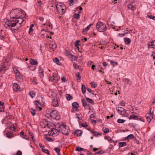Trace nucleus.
<instances>
[{
  "label": "nucleus",
  "instance_id": "c03bdc74",
  "mask_svg": "<svg viewBox=\"0 0 155 155\" xmlns=\"http://www.w3.org/2000/svg\"><path fill=\"white\" fill-rule=\"evenodd\" d=\"M91 86L94 88H95L97 86V84L93 83H91Z\"/></svg>",
  "mask_w": 155,
  "mask_h": 155
},
{
  "label": "nucleus",
  "instance_id": "e433bc0d",
  "mask_svg": "<svg viewBox=\"0 0 155 155\" xmlns=\"http://www.w3.org/2000/svg\"><path fill=\"white\" fill-rule=\"evenodd\" d=\"M147 17L155 21V17L152 15H147Z\"/></svg>",
  "mask_w": 155,
  "mask_h": 155
},
{
  "label": "nucleus",
  "instance_id": "6e6d98bb",
  "mask_svg": "<svg viewBox=\"0 0 155 155\" xmlns=\"http://www.w3.org/2000/svg\"><path fill=\"white\" fill-rule=\"evenodd\" d=\"M129 139H132L134 138V136L132 134H130L128 135Z\"/></svg>",
  "mask_w": 155,
  "mask_h": 155
},
{
  "label": "nucleus",
  "instance_id": "c9c22d12",
  "mask_svg": "<svg viewBox=\"0 0 155 155\" xmlns=\"http://www.w3.org/2000/svg\"><path fill=\"white\" fill-rule=\"evenodd\" d=\"M125 120L123 119H119L117 120V122L119 123H122L125 122Z\"/></svg>",
  "mask_w": 155,
  "mask_h": 155
},
{
  "label": "nucleus",
  "instance_id": "de8ad7c7",
  "mask_svg": "<svg viewBox=\"0 0 155 155\" xmlns=\"http://www.w3.org/2000/svg\"><path fill=\"white\" fill-rule=\"evenodd\" d=\"M87 91H88L89 92L93 94H94V91H92L90 89L87 88Z\"/></svg>",
  "mask_w": 155,
  "mask_h": 155
},
{
  "label": "nucleus",
  "instance_id": "774afa93",
  "mask_svg": "<svg viewBox=\"0 0 155 155\" xmlns=\"http://www.w3.org/2000/svg\"><path fill=\"white\" fill-rule=\"evenodd\" d=\"M151 140H153L154 142H153L154 143H155V136H154L153 137H152V138Z\"/></svg>",
  "mask_w": 155,
  "mask_h": 155
},
{
  "label": "nucleus",
  "instance_id": "c85d7f7f",
  "mask_svg": "<svg viewBox=\"0 0 155 155\" xmlns=\"http://www.w3.org/2000/svg\"><path fill=\"white\" fill-rule=\"evenodd\" d=\"M137 116L135 115L134 114H133L132 115H130L129 117V120H131V119H136V118H137Z\"/></svg>",
  "mask_w": 155,
  "mask_h": 155
},
{
  "label": "nucleus",
  "instance_id": "ddd939ff",
  "mask_svg": "<svg viewBox=\"0 0 155 155\" xmlns=\"http://www.w3.org/2000/svg\"><path fill=\"white\" fill-rule=\"evenodd\" d=\"M127 8L132 10L133 12L136 9V7L135 5H133L131 4H128L127 5Z\"/></svg>",
  "mask_w": 155,
  "mask_h": 155
},
{
  "label": "nucleus",
  "instance_id": "49530a36",
  "mask_svg": "<svg viewBox=\"0 0 155 155\" xmlns=\"http://www.w3.org/2000/svg\"><path fill=\"white\" fill-rule=\"evenodd\" d=\"M104 152L103 150H101L100 151H99L97 152H96L95 153V154H101L103 153H104Z\"/></svg>",
  "mask_w": 155,
  "mask_h": 155
},
{
  "label": "nucleus",
  "instance_id": "338daca9",
  "mask_svg": "<svg viewBox=\"0 0 155 155\" xmlns=\"http://www.w3.org/2000/svg\"><path fill=\"white\" fill-rule=\"evenodd\" d=\"M47 139L49 141H51L52 140V139L50 137H47Z\"/></svg>",
  "mask_w": 155,
  "mask_h": 155
},
{
  "label": "nucleus",
  "instance_id": "58836bf2",
  "mask_svg": "<svg viewBox=\"0 0 155 155\" xmlns=\"http://www.w3.org/2000/svg\"><path fill=\"white\" fill-rule=\"evenodd\" d=\"M83 148L81 147H77L76 148V150L78 151H83Z\"/></svg>",
  "mask_w": 155,
  "mask_h": 155
},
{
  "label": "nucleus",
  "instance_id": "5701e85b",
  "mask_svg": "<svg viewBox=\"0 0 155 155\" xmlns=\"http://www.w3.org/2000/svg\"><path fill=\"white\" fill-rule=\"evenodd\" d=\"M53 61L54 63H56L57 64L59 65H60V64L61 63L59 62V60L58 58H54L53 60Z\"/></svg>",
  "mask_w": 155,
  "mask_h": 155
},
{
  "label": "nucleus",
  "instance_id": "f03ea898",
  "mask_svg": "<svg viewBox=\"0 0 155 155\" xmlns=\"http://www.w3.org/2000/svg\"><path fill=\"white\" fill-rule=\"evenodd\" d=\"M58 126V128L59 129L61 133L65 135H68L70 131L68 127L67 126L64 124H58L57 125Z\"/></svg>",
  "mask_w": 155,
  "mask_h": 155
},
{
  "label": "nucleus",
  "instance_id": "4468645a",
  "mask_svg": "<svg viewBox=\"0 0 155 155\" xmlns=\"http://www.w3.org/2000/svg\"><path fill=\"white\" fill-rule=\"evenodd\" d=\"M34 104L36 105V107L38 108L40 110H41V109H42V108L41 107V104L40 103V102L39 101H36L34 102Z\"/></svg>",
  "mask_w": 155,
  "mask_h": 155
},
{
  "label": "nucleus",
  "instance_id": "39448f33",
  "mask_svg": "<svg viewBox=\"0 0 155 155\" xmlns=\"http://www.w3.org/2000/svg\"><path fill=\"white\" fill-rule=\"evenodd\" d=\"M50 116L52 118L56 120H58L60 117L59 112L56 110H52L50 113Z\"/></svg>",
  "mask_w": 155,
  "mask_h": 155
},
{
  "label": "nucleus",
  "instance_id": "4c0bfd02",
  "mask_svg": "<svg viewBox=\"0 0 155 155\" xmlns=\"http://www.w3.org/2000/svg\"><path fill=\"white\" fill-rule=\"evenodd\" d=\"M16 124H12L11 127L10 128V129L12 130H15L16 129L15 128Z\"/></svg>",
  "mask_w": 155,
  "mask_h": 155
},
{
  "label": "nucleus",
  "instance_id": "f704fd0d",
  "mask_svg": "<svg viewBox=\"0 0 155 155\" xmlns=\"http://www.w3.org/2000/svg\"><path fill=\"white\" fill-rule=\"evenodd\" d=\"M92 25V24H90L89 25L87 26L84 29L83 31H86L89 29L91 26Z\"/></svg>",
  "mask_w": 155,
  "mask_h": 155
},
{
  "label": "nucleus",
  "instance_id": "864d4df0",
  "mask_svg": "<svg viewBox=\"0 0 155 155\" xmlns=\"http://www.w3.org/2000/svg\"><path fill=\"white\" fill-rule=\"evenodd\" d=\"M79 41H77L75 43V47H77L79 45Z\"/></svg>",
  "mask_w": 155,
  "mask_h": 155
},
{
  "label": "nucleus",
  "instance_id": "cd10ccee",
  "mask_svg": "<svg viewBox=\"0 0 155 155\" xmlns=\"http://www.w3.org/2000/svg\"><path fill=\"white\" fill-rule=\"evenodd\" d=\"M30 112L31 113L32 115L33 116H34L35 115L36 113V110L34 109H30Z\"/></svg>",
  "mask_w": 155,
  "mask_h": 155
},
{
  "label": "nucleus",
  "instance_id": "393cba45",
  "mask_svg": "<svg viewBox=\"0 0 155 155\" xmlns=\"http://www.w3.org/2000/svg\"><path fill=\"white\" fill-rule=\"evenodd\" d=\"M5 125L8 128H10L12 125V123L10 122H8L5 124Z\"/></svg>",
  "mask_w": 155,
  "mask_h": 155
},
{
  "label": "nucleus",
  "instance_id": "4d7b16f0",
  "mask_svg": "<svg viewBox=\"0 0 155 155\" xmlns=\"http://www.w3.org/2000/svg\"><path fill=\"white\" fill-rule=\"evenodd\" d=\"M61 79H62V82H66V81H67L66 79V78L64 77L63 78L62 77Z\"/></svg>",
  "mask_w": 155,
  "mask_h": 155
},
{
  "label": "nucleus",
  "instance_id": "aec40b11",
  "mask_svg": "<svg viewBox=\"0 0 155 155\" xmlns=\"http://www.w3.org/2000/svg\"><path fill=\"white\" fill-rule=\"evenodd\" d=\"M12 133L11 132H8L6 134V137L9 138H10L12 137Z\"/></svg>",
  "mask_w": 155,
  "mask_h": 155
},
{
  "label": "nucleus",
  "instance_id": "7ed1b4c3",
  "mask_svg": "<svg viewBox=\"0 0 155 155\" xmlns=\"http://www.w3.org/2000/svg\"><path fill=\"white\" fill-rule=\"evenodd\" d=\"M57 11L61 15L64 14L66 10V7L64 4L62 3H58L56 5Z\"/></svg>",
  "mask_w": 155,
  "mask_h": 155
},
{
  "label": "nucleus",
  "instance_id": "37998d69",
  "mask_svg": "<svg viewBox=\"0 0 155 155\" xmlns=\"http://www.w3.org/2000/svg\"><path fill=\"white\" fill-rule=\"evenodd\" d=\"M36 79L35 78H33L32 82L34 84H37V83L36 82Z\"/></svg>",
  "mask_w": 155,
  "mask_h": 155
},
{
  "label": "nucleus",
  "instance_id": "20e7f679",
  "mask_svg": "<svg viewBox=\"0 0 155 155\" xmlns=\"http://www.w3.org/2000/svg\"><path fill=\"white\" fill-rule=\"evenodd\" d=\"M96 28L99 32H103L105 31L106 27V25L101 21H98L96 25Z\"/></svg>",
  "mask_w": 155,
  "mask_h": 155
},
{
  "label": "nucleus",
  "instance_id": "7c9ffc66",
  "mask_svg": "<svg viewBox=\"0 0 155 155\" xmlns=\"http://www.w3.org/2000/svg\"><path fill=\"white\" fill-rule=\"evenodd\" d=\"M80 15L79 13H74V17L75 18L78 19L79 18Z\"/></svg>",
  "mask_w": 155,
  "mask_h": 155
},
{
  "label": "nucleus",
  "instance_id": "dca6fc26",
  "mask_svg": "<svg viewBox=\"0 0 155 155\" xmlns=\"http://www.w3.org/2000/svg\"><path fill=\"white\" fill-rule=\"evenodd\" d=\"M124 40L125 44L128 45L130 44L131 41V40L128 38H125Z\"/></svg>",
  "mask_w": 155,
  "mask_h": 155
},
{
  "label": "nucleus",
  "instance_id": "4be33fe9",
  "mask_svg": "<svg viewBox=\"0 0 155 155\" xmlns=\"http://www.w3.org/2000/svg\"><path fill=\"white\" fill-rule=\"evenodd\" d=\"M81 90L83 94H84L85 93L86 88L84 85L83 84L82 85Z\"/></svg>",
  "mask_w": 155,
  "mask_h": 155
},
{
  "label": "nucleus",
  "instance_id": "603ef678",
  "mask_svg": "<svg viewBox=\"0 0 155 155\" xmlns=\"http://www.w3.org/2000/svg\"><path fill=\"white\" fill-rule=\"evenodd\" d=\"M77 117L78 119H79L80 120H82L81 115V114H80L79 115L77 114Z\"/></svg>",
  "mask_w": 155,
  "mask_h": 155
},
{
  "label": "nucleus",
  "instance_id": "b1692460",
  "mask_svg": "<svg viewBox=\"0 0 155 155\" xmlns=\"http://www.w3.org/2000/svg\"><path fill=\"white\" fill-rule=\"evenodd\" d=\"M118 144L119 146L120 147L125 146L126 145V143L125 142H120Z\"/></svg>",
  "mask_w": 155,
  "mask_h": 155
},
{
  "label": "nucleus",
  "instance_id": "473e14b6",
  "mask_svg": "<svg viewBox=\"0 0 155 155\" xmlns=\"http://www.w3.org/2000/svg\"><path fill=\"white\" fill-rule=\"evenodd\" d=\"M87 101H88V102L90 103L91 104H93L94 103V101L91 99L88 98H86Z\"/></svg>",
  "mask_w": 155,
  "mask_h": 155
},
{
  "label": "nucleus",
  "instance_id": "2eb2a0df",
  "mask_svg": "<svg viewBox=\"0 0 155 155\" xmlns=\"http://www.w3.org/2000/svg\"><path fill=\"white\" fill-rule=\"evenodd\" d=\"M150 117H152V114L151 112L147 113L146 115V119L148 122L149 123L151 121V119L150 118Z\"/></svg>",
  "mask_w": 155,
  "mask_h": 155
},
{
  "label": "nucleus",
  "instance_id": "6ab92c4d",
  "mask_svg": "<svg viewBox=\"0 0 155 155\" xmlns=\"http://www.w3.org/2000/svg\"><path fill=\"white\" fill-rule=\"evenodd\" d=\"M30 62L32 65H35L37 64V62L36 61L32 59L30 60Z\"/></svg>",
  "mask_w": 155,
  "mask_h": 155
},
{
  "label": "nucleus",
  "instance_id": "f8f14e48",
  "mask_svg": "<svg viewBox=\"0 0 155 155\" xmlns=\"http://www.w3.org/2000/svg\"><path fill=\"white\" fill-rule=\"evenodd\" d=\"M13 88L15 91H17L20 88V86L18 84L15 83L13 85Z\"/></svg>",
  "mask_w": 155,
  "mask_h": 155
},
{
  "label": "nucleus",
  "instance_id": "680f3d73",
  "mask_svg": "<svg viewBox=\"0 0 155 155\" xmlns=\"http://www.w3.org/2000/svg\"><path fill=\"white\" fill-rule=\"evenodd\" d=\"M75 68L76 69H77L79 68V66L77 65L76 64L74 63L73 64Z\"/></svg>",
  "mask_w": 155,
  "mask_h": 155
},
{
  "label": "nucleus",
  "instance_id": "bb28decb",
  "mask_svg": "<svg viewBox=\"0 0 155 155\" xmlns=\"http://www.w3.org/2000/svg\"><path fill=\"white\" fill-rule=\"evenodd\" d=\"M66 97L68 101H70L72 99V96L69 94H67L66 95Z\"/></svg>",
  "mask_w": 155,
  "mask_h": 155
},
{
  "label": "nucleus",
  "instance_id": "5fc2aeb1",
  "mask_svg": "<svg viewBox=\"0 0 155 155\" xmlns=\"http://www.w3.org/2000/svg\"><path fill=\"white\" fill-rule=\"evenodd\" d=\"M38 72H39V73L43 72V70L42 69L41 67H39V70Z\"/></svg>",
  "mask_w": 155,
  "mask_h": 155
},
{
  "label": "nucleus",
  "instance_id": "a878e982",
  "mask_svg": "<svg viewBox=\"0 0 155 155\" xmlns=\"http://www.w3.org/2000/svg\"><path fill=\"white\" fill-rule=\"evenodd\" d=\"M55 151L57 153L58 155H60V150L59 148L56 147L54 149Z\"/></svg>",
  "mask_w": 155,
  "mask_h": 155
},
{
  "label": "nucleus",
  "instance_id": "3c124183",
  "mask_svg": "<svg viewBox=\"0 0 155 155\" xmlns=\"http://www.w3.org/2000/svg\"><path fill=\"white\" fill-rule=\"evenodd\" d=\"M76 77H78V79H81V77L80 76L79 73L78 72V73H77L76 74Z\"/></svg>",
  "mask_w": 155,
  "mask_h": 155
},
{
  "label": "nucleus",
  "instance_id": "13d9d810",
  "mask_svg": "<svg viewBox=\"0 0 155 155\" xmlns=\"http://www.w3.org/2000/svg\"><path fill=\"white\" fill-rule=\"evenodd\" d=\"M120 105L121 106H124L125 105V103L124 101H121L120 103Z\"/></svg>",
  "mask_w": 155,
  "mask_h": 155
},
{
  "label": "nucleus",
  "instance_id": "72a5a7b5",
  "mask_svg": "<svg viewBox=\"0 0 155 155\" xmlns=\"http://www.w3.org/2000/svg\"><path fill=\"white\" fill-rule=\"evenodd\" d=\"M42 151L45 153L47 154L48 155H49L50 154V152L48 150L43 149H42Z\"/></svg>",
  "mask_w": 155,
  "mask_h": 155
},
{
  "label": "nucleus",
  "instance_id": "0eeeda50",
  "mask_svg": "<svg viewBox=\"0 0 155 155\" xmlns=\"http://www.w3.org/2000/svg\"><path fill=\"white\" fill-rule=\"evenodd\" d=\"M60 129H57L55 128H53L49 132V134L52 136H55L58 135L60 132Z\"/></svg>",
  "mask_w": 155,
  "mask_h": 155
},
{
  "label": "nucleus",
  "instance_id": "6e6552de",
  "mask_svg": "<svg viewBox=\"0 0 155 155\" xmlns=\"http://www.w3.org/2000/svg\"><path fill=\"white\" fill-rule=\"evenodd\" d=\"M60 78V77L58 76L57 74H53L52 76H50L49 77V79L50 81H52L55 82H57L59 79Z\"/></svg>",
  "mask_w": 155,
  "mask_h": 155
},
{
  "label": "nucleus",
  "instance_id": "f3484780",
  "mask_svg": "<svg viewBox=\"0 0 155 155\" xmlns=\"http://www.w3.org/2000/svg\"><path fill=\"white\" fill-rule=\"evenodd\" d=\"M49 47L52 49L54 50L57 47V45L54 43V44H50L49 45Z\"/></svg>",
  "mask_w": 155,
  "mask_h": 155
},
{
  "label": "nucleus",
  "instance_id": "412c9836",
  "mask_svg": "<svg viewBox=\"0 0 155 155\" xmlns=\"http://www.w3.org/2000/svg\"><path fill=\"white\" fill-rule=\"evenodd\" d=\"M14 72L16 75V77L18 76V77H20L21 76V74L20 73L19 71H18L16 69V70H14Z\"/></svg>",
  "mask_w": 155,
  "mask_h": 155
},
{
  "label": "nucleus",
  "instance_id": "a19ab883",
  "mask_svg": "<svg viewBox=\"0 0 155 155\" xmlns=\"http://www.w3.org/2000/svg\"><path fill=\"white\" fill-rule=\"evenodd\" d=\"M30 94V96L31 97L33 98L35 96V93H34L33 92H29Z\"/></svg>",
  "mask_w": 155,
  "mask_h": 155
},
{
  "label": "nucleus",
  "instance_id": "09e8293b",
  "mask_svg": "<svg viewBox=\"0 0 155 155\" xmlns=\"http://www.w3.org/2000/svg\"><path fill=\"white\" fill-rule=\"evenodd\" d=\"M100 135H101V134L99 132H96V133H95V134H94V135L96 137H97L98 136Z\"/></svg>",
  "mask_w": 155,
  "mask_h": 155
},
{
  "label": "nucleus",
  "instance_id": "69168bd1",
  "mask_svg": "<svg viewBox=\"0 0 155 155\" xmlns=\"http://www.w3.org/2000/svg\"><path fill=\"white\" fill-rule=\"evenodd\" d=\"M39 75L41 78H42L43 77L44 74H43V73H39Z\"/></svg>",
  "mask_w": 155,
  "mask_h": 155
},
{
  "label": "nucleus",
  "instance_id": "ea45409f",
  "mask_svg": "<svg viewBox=\"0 0 155 155\" xmlns=\"http://www.w3.org/2000/svg\"><path fill=\"white\" fill-rule=\"evenodd\" d=\"M125 83L127 84L130 83V80L127 78H125L124 79Z\"/></svg>",
  "mask_w": 155,
  "mask_h": 155
},
{
  "label": "nucleus",
  "instance_id": "0e129e2a",
  "mask_svg": "<svg viewBox=\"0 0 155 155\" xmlns=\"http://www.w3.org/2000/svg\"><path fill=\"white\" fill-rule=\"evenodd\" d=\"M125 35L124 33V34H118V36L120 37L124 36Z\"/></svg>",
  "mask_w": 155,
  "mask_h": 155
},
{
  "label": "nucleus",
  "instance_id": "79ce46f5",
  "mask_svg": "<svg viewBox=\"0 0 155 155\" xmlns=\"http://www.w3.org/2000/svg\"><path fill=\"white\" fill-rule=\"evenodd\" d=\"M110 64H111L113 65L114 66H116L118 64V63L117 62L114 61H111Z\"/></svg>",
  "mask_w": 155,
  "mask_h": 155
},
{
  "label": "nucleus",
  "instance_id": "9b49d317",
  "mask_svg": "<svg viewBox=\"0 0 155 155\" xmlns=\"http://www.w3.org/2000/svg\"><path fill=\"white\" fill-rule=\"evenodd\" d=\"M64 54L65 55H66L68 58H72L73 57V55L71 54L70 52L68 50H65L64 52Z\"/></svg>",
  "mask_w": 155,
  "mask_h": 155
},
{
  "label": "nucleus",
  "instance_id": "a18cd8bd",
  "mask_svg": "<svg viewBox=\"0 0 155 155\" xmlns=\"http://www.w3.org/2000/svg\"><path fill=\"white\" fill-rule=\"evenodd\" d=\"M20 134L21 135V136L23 138H24V137L25 136L24 133L23 131H21L20 133Z\"/></svg>",
  "mask_w": 155,
  "mask_h": 155
},
{
  "label": "nucleus",
  "instance_id": "bf43d9fd",
  "mask_svg": "<svg viewBox=\"0 0 155 155\" xmlns=\"http://www.w3.org/2000/svg\"><path fill=\"white\" fill-rule=\"evenodd\" d=\"M81 126L84 127H86L87 126V125L86 123H83L81 124Z\"/></svg>",
  "mask_w": 155,
  "mask_h": 155
},
{
  "label": "nucleus",
  "instance_id": "f257e3e1",
  "mask_svg": "<svg viewBox=\"0 0 155 155\" xmlns=\"http://www.w3.org/2000/svg\"><path fill=\"white\" fill-rule=\"evenodd\" d=\"M24 13H25L24 12L19 9L12 10L10 13L11 20L5 22L4 24L5 27L12 30H15L16 29L15 27L16 25L20 26L22 23L24 24L25 23V16L21 18L22 13L24 14Z\"/></svg>",
  "mask_w": 155,
  "mask_h": 155
},
{
  "label": "nucleus",
  "instance_id": "052dcab7",
  "mask_svg": "<svg viewBox=\"0 0 155 155\" xmlns=\"http://www.w3.org/2000/svg\"><path fill=\"white\" fill-rule=\"evenodd\" d=\"M5 71V68H2L0 69V73L4 72Z\"/></svg>",
  "mask_w": 155,
  "mask_h": 155
},
{
  "label": "nucleus",
  "instance_id": "c756f323",
  "mask_svg": "<svg viewBox=\"0 0 155 155\" xmlns=\"http://www.w3.org/2000/svg\"><path fill=\"white\" fill-rule=\"evenodd\" d=\"M81 101L83 105L85 107L87 105V104L86 101L84 100V99H82Z\"/></svg>",
  "mask_w": 155,
  "mask_h": 155
},
{
  "label": "nucleus",
  "instance_id": "e2e57ef3",
  "mask_svg": "<svg viewBox=\"0 0 155 155\" xmlns=\"http://www.w3.org/2000/svg\"><path fill=\"white\" fill-rule=\"evenodd\" d=\"M33 31V29L32 28H31V27H30V28H29V31L28 33L30 34L31 32Z\"/></svg>",
  "mask_w": 155,
  "mask_h": 155
},
{
  "label": "nucleus",
  "instance_id": "a211bd4d",
  "mask_svg": "<svg viewBox=\"0 0 155 155\" xmlns=\"http://www.w3.org/2000/svg\"><path fill=\"white\" fill-rule=\"evenodd\" d=\"M82 133V132L79 130H77L75 132V134H76L77 136H81Z\"/></svg>",
  "mask_w": 155,
  "mask_h": 155
},
{
  "label": "nucleus",
  "instance_id": "1a4fd4ad",
  "mask_svg": "<svg viewBox=\"0 0 155 155\" xmlns=\"http://www.w3.org/2000/svg\"><path fill=\"white\" fill-rule=\"evenodd\" d=\"M72 106L73 107L71 111L74 112V111H77L78 110V108L79 107V105L77 102H74L72 104Z\"/></svg>",
  "mask_w": 155,
  "mask_h": 155
},
{
  "label": "nucleus",
  "instance_id": "2f4dec72",
  "mask_svg": "<svg viewBox=\"0 0 155 155\" xmlns=\"http://www.w3.org/2000/svg\"><path fill=\"white\" fill-rule=\"evenodd\" d=\"M102 130L104 133H106L109 131V129L108 128L104 127L103 128Z\"/></svg>",
  "mask_w": 155,
  "mask_h": 155
},
{
  "label": "nucleus",
  "instance_id": "8fccbe9b",
  "mask_svg": "<svg viewBox=\"0 0 155 155\" xmlns=\"http://www.w3.org/2000/svg\"><path fill=\"white\" fill-rule=\"evenodd\" d=\"M22 154V152L20 150H18L17 152L16 155H21Z\"/></svg>",
  "mask_w": 155,
  "mask_h": 155
},
{
  "label": "nucleus",
  "instance_id": "423d86ee",
  "mask_svg": "<svg viewBox=\"0 0 155 155\" xmlns=\"http://www.w3.org/2000/svg\"><path fill=\"white\" fill-rule=\"evenodd\" d=\"M116 110L118 113L123 117H127L128 115L127 113L126 110H125L121 107H117L116 108Z\"/></svg>",
  "mask_w": 155,
  "mask_h": 155
},
{
  "label": "nucleus",
  "instance_id": "9d476101",
  "mask_svg": "<svg viewBox=\"0 0 155 155\" xmlns=\"http://www.w3.org/2000/svg\"><path fill=\"white\" fill-rule=\"evenodd\" d=\"M51 104L53 106L55 107H58V104L57 99L55 98L53 99Z\"/></svg>",
  "mask_w": 155,
  "mask_h": 155
}]
</instances>
